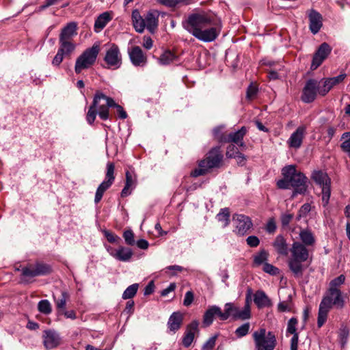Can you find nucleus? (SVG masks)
<instances>
[{"label":"nucleus","instance_id":"nucleus-49","mask_svg":"<svg viewBox=\"0 0 350 350\" xmlns=\"http://www.w3.org/2000/svg\"><path fill=\"white\" fill-rule=\"evenodd\" d=\"M105 237L107 239V241L110 243H116L118 242L120 239L118 236L113 234V232H111L108 230H104L103 231Z\"/></svg>","mask_w":350,"mask_h":350},{"label":"nucleus","instance_id":"nucleus-54","mask_svg":"<svg viewBox=\"0 0 350 350\" xmlns=\"http://www.w3.org/2000/svg\"><path fill=\"white\" fill-rule=\"evenodd\" d=\"M236 152H239L234 145L230 144L227 147L226 155L228 158L236 157Z\"/></svg>","mask_w":350,"mask_h":350},{"label":"nucleus","instance_id":"nucleus-7","mask_svg":"<svg viewBox=\"0 0 350 350\" xmlns=\"http://www.w3.org/2000/svg\"><path fill=\"white\" fill-rule=\"evenodd\" d=\"M100 51L99 44L97 43L86 49L76 60L75 71L77 74L81 72L83 70L88 69L96 62Z\"/></svg>","mask_w":350,"mask_h":350},{"label":"nucleus","instance_id":"nucleus-25","mask_svg":"<svg viewBox=\"0 0 350 350\" xmlns=\"http://www.w3.org/2000/svg\"><path fill=\"white\" fill-rule=\"evenodd\" d=\"M159 15L157 10H151L147 13L144 18L146 27L152 33L157 27Z\"/></svg>","mask_w":350,"mask_h":350},{"label":"nucleus","instance_id":"nucleus-26","mask_svg":"<svg viewBox=\"0 0 350 350\" xmlns=\"http://www.w3.org/2000/svg\"><path fill=\"white\" fill-rule=\"evenodd\" d=\"M275 250L282 256H287L288 254V244L286 239L282 235H278L273 243Z\"/></svg>","mask_w":350,"mask_h":350},{"label":"nucleus","instance_id":"nucleus-6","mask_svg":"<svg viewBox=\"0 0 350 350\" xmlns=\"http://www.w3.org/2000/svg\"><path fill=\"white\" fill-rule=\"evenodd\" d=\"M282 172L284 177L290 181L291 187L295 189L293 196L297 193L303 194L306 191L307 178L303 173L297 172L295 165L286 166Z\"/></svg>","mask_w":350,"mask_h":350},{"label":"nucleus","instance_id":"nucleus-55","mask_svg":"<svg viewBox=\"0 0 350 350\" xmlns=\"http://www.w3.org/2000/svg\"><path fill=\"white\" fill-rule=\"evenodd\" d=\"M258 92V89L256 86H255L253 84H251L247 90V97L249 99H253L254 96H256V93Z\"/></svg>","mask_w":350,"mask_h":350},{"label":"nucleus","instance_id":"nucleus-28","mask_svg":"<svg viewBox=\"0 0 350 350\" xmlns=\"http://www.w3.org/2000/svg\"><path fill=\"white\" fill-rule=\"evenodd\" d=\"M254 301L258 308L271 306V301L262 291H257L254 295Z\"/></svg>","mask_w":350,"mask_h":350},{"label":"nucleus","instance_id":"nucleus-64","mask_svg":"<svg viewBox=\"0 0 350 350\" xmlns=\"http://www.w3.org/2000/svg\"><path fill=\"white\" fill-rule=\"evenodd\" d=\"M105 192V191H104L100 188H99V187L97 188V190H96V194H95V198H94V202L96 204L98 203L101 200Z\"/></svg>","mask_w":350,"mask_h":350},{"label":"nucleus","instance_id":"nucleus-36","mask_svg":"<svg viewBox=\"0 0 350 350\" xmlns=\"http://www.w3.org/2000/svg\"><path fill=\"white\" fill-rule=\"evenodd\" d=\"M217 219L219 221L222 223V227H226L230 223V211L228 208H225L221 209L219 213L217 215Z\"/></svg>","mask_w":350,"mask_h":350},{"label":"nucleus","instance_id":"nucleus-13","mask_svg":"<svg viewBox=\"0 0 350 350\" xmlns=\"http://www.w3.org/2000/svg\"><path fill=\"white\" fill-rule=\"evenodd\" d=\"M50 266L43 263L30 264L22 269V275L27 278L44 275L51 272Z\"/></svg>","mask_w":350,"mask_h":350},{"label":"nucleus","instance_id":"nucleus-3","mask_svg":"<svg viewBox=\"0 0 350 350\" xmlns=\"http://www.w3.org/2000/svg\"><path fill=\"white\" fill-rule=\"evenodd\" d=\"M109 102L113 103V100L105 95L100 92H97L94 97L93 103L90 107L86 120L90 124H92L98 113L100 119L106 120L109 118V111L107 106Z\"/></svg>","mask_w":350,"mask_h":350},{"label":"nucleus","instance_id":"nucleus-48","mask_svg":"<svg viewBox=\"0 0 350 350\" xmlns=\"http://www.w3.org/2000/svg\"><path fill=\"white\" fill-rule=\"evenodd\" d=\"M297 324V319L296 318H291L288 322L287 332L293 334H297L296 332V325Z\"/></svg>","mask_w":350,"mask_h":350},{"label":"nucleus","instance_id":"nucleus-33","mask_svg":"<svg viewBox=\"0 0 350 350\" xmlns=\"http://www.w3.org/2000/svg\"><path fill=\"white\" fill-rule=\"evenodd\" d=\"M59 51L64 55H70L75 49V45L70 40H59Z\"/></svg>","mask_w":350,"mask_h":350},{"label":"nucleus","instance_id":"nucleus-46","mask_svg":"<svg viewBox=\"0 0 350 350\" xmlns=\"http://www.w3.org/2000/svg\"><path fill=\"white\" fill-rule=\"evenodd\" d=\"M262 269L265 272L269 273L272 275H275L279 273V269L277 267L267 262H265L263 264Z\"/></svg>","mask_w":350,"mask_h":350},{"label":"nucleus","instance_id":"nucleus-4","mask_svg":"<svg viewBox=\"0 0 350 350\" xmlns=\"http://www.w3.org/2000/svg\"><path fill=\"white\" fill-rule=\"evenodd\" d=\"M291 257L288 260V267L295 276L301 277L303 274V262L306 261L309 252L305 245L300 242H294L290 249Z\"/></svg>","mask_w":350,"mask_h":350},{"label":"nucleus","instance_id":"nucleus-8","mask_svg":"<svg viewBox=\"0 0 350 350\" xmlns=\"http://www.w3.org/2000/svg\"><path fill=\"white\" fill-rule=\"evenodd\" d=\"M253 338L257 350H273L276 346V338L271 332L261 328L253 333Z\"/></svg>","mask_w":350,"mask_h":350},{"label":"nucleus","instance_id":"nucleus-38","mask_svg":"<svg viewBox=\"0 0 350 350\" xmlns=\"http://www.w3.org/2000/svg\"><path fill=\"white\" fill-rule=\"evenodd\" d=\"M139 284L135 283L126 288L122 294V299H129L133 298L137 293Z\"/></svg>","mask_w":350,"mask_h":350},{"label":"nucleus","instance_id":"nucleus-5","mask_svg":"<svg viewBox=\"0 0 350 350\" xmlns=\"http://www.w3.org/2000/svg\"><path fill=\"white\" fill-rule=\"evenodd\" d=\"M223 159L220 147L212 148L208 153L206 159L200 161L198 167L193 170L191 175L193 177L206 174L210 169L219 167Z\"/></svg>","mask_w":350,"mask_h":350},{"label":"nucleus","instance_id":"nucleus-34","mask_svg":"<svg viewBox=\"0 0 350 350\" xmlns=\"http://www.w3.org/2000/svg\"><path fill=\"white\" fill-rule=\"evenodd\" d=\"M345 280L346 277L345 275H340L330 281L327 289L332 291H341L340 287L345 283Z\"/></svg>","mask_w":350,"mask_h":350},{"label":"nucleus","instance_id":"nucleus-18","mask_svg":"<svg viewBox=\"0 0 350 350\" xmlns=\"http://www.w3.org/2000/svg\"><path fill=\"white\" fill-rule=\"evenodd\" d=\"M128 53L131 63L135 66H144L146 64L147 57L139 46H132L129 49Z\"/></svg>","mask_w":350,"mask_h":350},{"label":"nucleus","instance_id":"nucleus-29","mask_svg":"<svg viewBox=\"0 0 350 350\" xmlns=\"http://www.w3.org/2000/svg\"><path fill=\"white\" fill-rule=\"evenodd\" d=\"M111 19L112 16L108 12H105L100 14L94 23L95 31L100 32Z\"/></svg>","mask_w":350,"mask_h":350},{"label":"nucleus","instance_id":"nucleus-53","mask_svg":"<svg viewBox=\"0 0 350 350\" xmlns=\"http://www.w3.org/2000/svg\"><path fill=\"white\" fill-rule=\"evenodd\" d=\"M223 127H216L213 129V133L215 138L219 142L223 143V142L221 140V138L226 137V135H224L221 133Z\"/></svg>","mask_w":350,"mask_h":350},{"label":"nucleus","instance_id":"nucleus-43","mask_svg":"<svg viewBox=\"0 0 350 350\" xmlns=\"http://www.w3.org/2000/svg\"><path fill=\"white\" fill-rule=\"evenodd\" d=\"M68 297V295L67 293L62 292L60 298H59L57 299H55V302L57 308L59 310H64L65 309Z\"/></svg>","mask_w":350,"mask_h":350},{"label":"nucleus","instance_id":"nucleus-14","mask_svg":"<svg viewBox=\"0 0 350 350\" xmlns=\"http://www.w3.org/2000/svg\"><path fill=\"white\" fill-rule=\"evenodd\" d=\"M232 220L235 226L234 232L239 235H244L253 225L250 218L242 214L234 215Z\"/></svg>","mask_w":350,"mask_h":350},{"label":"nucleus","instance_id":"nucleus-41","mask_svg":"<svg viewBox=\"0 0 350 350\" xmlns=\"http://www.w3.org/2000/svg\"><path fill=\"white\" fill-rule=\"evenodd\" d=\"M267 257L268 254L267 252L262 250L254 256V262L257 266L260 265L265 263V262L267 260Z\"/></svg>","mask_w":350,"mask_h":350},{"label":"nucleus","instance_id":"nucleus-60","mask_svg":"<svg viewBox=\"0 0 350 350\" xmlns=\"http://www.w3.org/2000/svg\"><path fill=\"white\" fill-rule=\"evenodd\" d=\"M291 308V303L287 301H282L278 304V310L281 312L290 311Z\"/></svg>","mask_w":350,"mask_h":350},{"label":"nucleus","instance_id":"nucleus-58","mask_svg":"<svg viewBox=\"0 0 350 350\" xmlns=\"http://www.w3.org/2000/svg\"><path fill=\"white\" fill-rule=\"evenodd\" d=\"M277 186L280 189H288L289 187L291 186L290 181L288 180V178H286V177H284V179L279 180L277 182Z\"/></svg>","mask_w":350,"mask_h":350},{"label":"nucleus","instance_id":"nucleus-23","mask_svg":"<svg viewBox=\"0 0 350 350\" xmlns=\"http://www.w3.org/2000/svg\"><path fill=\"white\" fill-rule=\"evenodd\" d=\"M198 325L197 321H193L187 325L183 338V345L185 347H189L191 345L196 333L198 332Z\"/></svg>","mask_w":350,"mask_h":350},{"label":"nucleus","instance_id":"nucleus-17","mask_svg":"<svg viewBox=\"0 0 350 350\" xmlns=\"http://www.w3.org/2000/svg\"><path fill=\"white\" fill-rule=\"evenodd\" d=\"M309 19V29L313 34H317L323 26L322 15L314 9L307 11Z\"/></svg>","mask_w":350,"mask_h":350},{"label":"nucleus","instance_id":"nucleus-27","mask_svg":"<svg viewBox=\"0 0 350 350\" xmlns=\"http://www.w3.org/2000/svg\"><path fill=\"white\" fill-rule=\"evenodd\" d=\"M77 23L74 22L69 23L64 27L59 36V40H70L71 38L77 34Z\"/></svg>","mask_w":350,"mask_h":350},{"label":"nucleus","instance_id":"nucleus-10","mask_svg":"<svg viewBox=\"0 0 350 350\" xmlns=\"http://www.w3.org/2000/svg\"><path fill=\"white\" fill-rule=\"evenodd\" d=\"M312 179L321 189L322 204L326 206L331 195V180L327 173L321 170H316L312 172Z\"/></svg>","mask_w":350,"mask_h":350},{"label":"nucleus","instance_id":"nucleus-35","mask_svg":"<svg viewBox=\"0 0 350 350\" xmlns=\"http://www.w3.org/2000/svg\"><path fill=\"white\" fill-rule=\"evenodd\" d=\"M299 237L303 243L306 245H312L315 241L312 233L308 230H301Z\"/></svg>","mask_w":350,"mask_h":350},{"label":"nucleus","instance_id":"nucleus-31","mask_svg":"<svg viewBox=\"0 0 350 350\" xmlns=\"http://www.w3.org/2000/svg\"><path fill=\"white\" fill-rule=\"evenodd\" d=\"M136 184V180L133 176L131 173L129 171L126 172V183L125 186L122 190V197H126L131 194V191L135 188Z\"/></svg>","mask_w":350,"mask_h":350},{"label":"nucleus","instance_id":"nucleus-59","mask_svg":"<svg viewBox=\"0 0 350 350\" xmlns=\"http://www.w3.org/2000/svg\"><path fill=\"white\" fill-rule=\"evenodd\" d=\"M265 229L269 233H273L275 232L276 229V225L273 219H270L268 221Z\"/></svg>","mask_w":350,"mask_h":350},{"label":"nucleus","instance_id":"nucleus-9","mask_svg":"<svg viewBox=\"0 0 350 350\" xmlns=\"http://www.w3.org/2000/svg\"><path fill=\"white\" fill-rule=\"evenodd\" d=\"M250 291L246 296L245 304L243 308H240L234 306L231 303H227L224 306V314L226 315V320L232 317L234 319L237 320H247L251 317V310H250Z\"/></svg>","mask_w":350,"mask_h":350},{"label":"nucleus","instance_id":"nucleus-61","mask_svg":"<svg viewBox=\"0 0 350 350\" xmlns=\"http://www.w3.org/2000/svg\"><path fill=\"white\" fill-rule=\"evenodd\" d=\"M236 157L234 158L237 159V163L240 165H245L246 161L245 156L239 152H236Z\"/></svg>","mask_w":350,"mask_h":350},{"label":"nucleus","instance_id":"nucleus-11","mask_svg":"<svg viewBox=\"0 0 350 350\" xmlns=\"http://www.w3.org/2000/svg\"><path fill=\"white\" fill-rule=\"evenodd\" d=\"M323 89L322 81L309 79L306 81L301 94V100L306 103L313 102L318 94L323 96L321 90Z\"/></svg>","mask_w":350,"mask_h":350},{"label":"nucleus","instance_id":"nucleus-62","mask_svg":"<svg viewBox=\"0 0 350 350\" xmlns=\"http://www.w3.org/2000/svg\"><path fill=\"white\" fill-rule=\"evenodd\" d=\"M298 334H295L291 340V350H297L298 347Z\"/></svg>","mask_w":350,"mask_h":350},{"label":"nucleus","instance_id":"nucleus-21","mask_svg":"<svg viewBox=\"0 0 350 350\" xmlns=\"http://www.w3.org/2000/svg\"><path fill=\"white\" fill-rule=\"evenodd\" d=\"M107 251L114 258L123 262L129 261L133 256V252L130 248L122 246L117 250L109 247Z\"/></svg>","mask_w":350,"mask_h":350},{"label":"nucleus","instance_id":"nucleus-44","mask_svg":"<svg viewBox=\"0 0 350 350\" xmlns=\"http://www.w3.org/2000/svg\"><path fill=\"white\" fill-rule=\"evenodd\" d=\"M114 170L115 165L113 163H108L107 165V172L105 180H109L110 182L113 183L115 180L114 176Z\"/></svg>","mask_w":350,"mask_h":350},{"label":"nucleus","instance_id":"nucleus-19","mask_svg":"<svg viewBox=\"0 0 350 350\" xmlns=\"http://www.w3.org/2000/svg\"><path fill=\"white\" fill-rule=\"evenodd\" d=\"M217 315L220 320H226V315L224 314L221 308L217 306L210 307L204 313L203 318V323L206 326H209L213 321L214 316Z\"/></svg>","mask_w":350,"mask_h":350},{"label":"nucleus","instance_id":"nucleus-24","mask_svg":"<svg viewBox=\"0 0 350 350\" xmlns=\"http://www.w3.org/2000/svg\"><path fill=\"white\" fill-rule=\"evenodd\" d=\"M346 77V74H341L337 77L327 78L322 81L323 89L321 90L323 96L326 95L329 91L336 85L341 83Z\"/></svg>","mask_w":350,"mask_h":350},{"label":"nucleus","instance_id":"nucleus-40","mask_svg":"<svg viewBox=\"0 0 350 350\" xmlns=\"http://www.w3.org/2000/svg\"><path fill=\"white\" fill-rule=\"evenodd\" d=\"M341 139H345L340 145L341 149L350 154V132L344 133Z\"/></svg>","mask_w":350,"mask_h":350},{"label":"nucleus","instance_id":"nucleus-15","mask_svg":"<svg viewBox=\"0 0 350 350\" xmlns=\"http://www.w3.org/2000/svg\"><path fill=\"white\" fill-rule=\"evenodd\" d=\"M332 51V47L326 42L322 43L314 54L311 68L317 69L328 57Z\"/></svg>","mask_w":350,"mask_h":350},{"label":"nucleus","instance_id":"nucleus-30","mask_svg":"<svg viewBox=\"0 0 350 350\" xmlns=\"http://www.w3.org/2000/svg\"><path fill=\"white\" fill-rule=\"evenodd\" d=\"M132 21L135 29L139 33H142L146 27L145 20L137 10L132 12Z\"/></svg>","mask_w":350,"mask_h":350},{"label":"nucleus","instance_id":"nucleus-16","mask_svg":"<svg viewBox=\"0 0 350 350\" xmlns=\"http://www.w3.org/2000/svg\"><path fill=\"white\" fill-rule=\"evenodd\" d=\"M247 130L246 127L242 126L236 132H232L226 135V137L221 138L223 143H234L237 146L246 148V145L243 142V137L246 135Z\"/></svg>","mask_w":350,"mask_h":350},{"label":"nucleus","instance_id":"nucleus-47","mask_svg":"<svg viewBox=\"0 0 350 350\" xmlns=\"http://www.w3.org/2000/svg\"><path fill=\"white\" fill-rule=\"evenodd\" d=\"M123 237L127 245H133L135 244L134 234L132 230H126L123 234Z\"/></svg>","mask_w":350,"mask_h":350},{"label":"nucleus","instance_id":"nucleus-37","mask_svg":"<svg viewBox=\"0 0 350 350\" xmlns=\"http://www.w3.org/2000/svg\"><path fill=\"white\" fill-rule=\"evenodd\" d=\"M176 59V56L171 51H165L159 59L160 64L167 65L173 62Z\"/></svg>","mask_w":350,"mask_h":350},{"label":"nucleus","instance_id":"nucleus-1","mask_svg":"<svg viewBox=\"0 0 350 350\" xmlns=\"http://www.w3.org/2000/svg\"><path fill=\"white\" fill-rule=\"evenodd\" d=\"M183 27L195 38L204 42L215 40L221 28L215 19L205 12L193 13L183 23Z\"/></svg>","mask_w":350,"mask_h":350},{"label":"nucleus","instance_id":"nucleus-56","mask_svg":"<svg viewBox=\"0 0 350 350\" xmlns=\"http://www.w3.org/2000/svg\"><path fill=\"white\" fill-rule=\"evenodd\" d=\"M64 55L58 50L57 54L52 61V64L55 66H59L64 59Z\"/></svg>","mask_w":350,"mask_h":350},{"label":"nucleus","instance_id":"nucleus-22","mask_svg":"<svg viewBox=\"0 0 350 350\" xmlns=\"http://www.w3.org/2000/svg\"><path fill=\"white\" fill-rule=\"evenodd\" d=\"M305 132V127H298L296 131L291 134V137L288 139L287 144L288 146L295 149L299 148L301 146Z\"/></svg>","mask_w":350,"mask_h":350},{"label":"nucleus","instance_id":"nucleus-12","mask_svg":"<svg viewBox=\"0 0 350 350\" xmlns=\"http://www.w3.org/2000/svg\"><path fill=\"white\" fill-rule=\"evenodd\" d=\"M104 61L108 68H119L122 65V55L119 47L115 44H109L106 49Z\"/></svg>","mask_w":350,"mask_h":350},{"label":"nucleus","instance_id":"nucleus-39","mask_svg":"<svg viewBox=\"0 0 350 350\" xmlns=\"http://www.w3.org/2000/svg\"><path fill=\"white\" fill-rule=\"evenodd\" d=\"M38 310L44 314H49L52 311L51 304L47 299H43L39 301L38 304Z\"/></svg>","mask_w":350,"mask_h":350},{"label":"nucleus","instance_id":"nucleus-45","mask_svg":"<svg viewBox=\"0 0 350 350\" xmlns=\"http://www.w3.org/2000/svg\"><path fill=\"white\" fill-rule=\"evenodd\" d=\"M106 105L107 106L108 111H109V107H116L117 109V112H118V116L120 118H121V119L126 118L127 114H126V111L124 110L122 107L116 104L114 100H113V103H111H111L109 102V105L107 104Z\"/></svg>","mask_w":350,"mask_h":350},{"label":"nucleus","instance_id":"nucleus-50","mask_svg":"<svg viewBox=\"0 0 350 350\" xmlns=\"http://www.w3.org/2000/svg\"><path fill=\"white\" fill-rule=\"evenodd\" d=\"M246 242L249 246L252 247H256L259 245L260 240L256 236H250L247 238Z\"/></svg>","mask_w":350,"mask_h":350},{"label":"nucleus","instance_id":"nucleus-42","mask_svg":"<svg viewBox=\"0 0 350 350\" xmlns=\"http://www.w3.org/2000/svg\"><path fill=\"white\" fill-rule=\"evenodd\" d=\"M250 328V323H245L237 328L234 333L238 338H242L248 334Z\"/></svg>","mask_w":350,"mask_h":350},{"label":"nucleus","instance_id":"nucleus-32","mask_svg":"<svg viewBox=\"0 0 350 350\" xmlns=\"http://www.w3.org/2000/svg\"><path fill=\"white\" fill-rule=\"evenodd\" d=\"M183 322V315L180 312H174L170 317L167 325L170 331L176 332L180 327Z\"/></svg>","mask_w":350,"mask_h":350},{"label":"nucleus","instance_id":"nucleus-52","mask_svg":"<svg viewBox=\"0 0 350 350\" xmlns=\"http://www.w3.org/2000/svg\"><path fill=\"white\" fill-rule=\"evenodd\" d=\"M193 299H194V295H193V292L190 291H187L185 293L184 301H183L184 306H189L192 304Z\"/></svg>","mask_w":350,"mask_h":350},{"label":"nucleus","instance_id":"nucleus-20","mask_svg":"<svg viewBox=\"0 0 350 350\" xmlns=\"http://www.w3.org/2000/svg\"><path fill=\"white\" fill-rule=\"evenodd\" d=\"M43 342L47 349L57 347L61 341L59 334L54 330H46L43 334Z\"/></svg>","mask_w":350,"mask_h":350},{"label":"nucleus","instance_id":"nucleus-51","mask_svg":"<svg viewBox=\"0 0 350 350\" xmlns=\"http://www.w3.org/2000/svg\"><path fill=\"white\" fill-rule=\"evenodd\" d=\"M216 342V336L210 338L203 345V350H211L215 345Z\"/></svg>","mask_w":350,"mask_h":350},{"label":"nucleus","instance_id":"nucleus-57","mask_svg":"<svg viewBox=\"0 0 350 350\" xmlns=\"http://www.w3.org/2000/svg\"><path fill=\"white\" fill-rule=\"evenodd\" d=\"M158 3L168 6V7H175L178 5L181 0H157Z\"/></svg>","mask_w":350,"mask_h":350},{"label":"nucleus","instance_id":"nucleus-63","mask_svg":"<svg viewBox=\"0 0 350 350\" xmlns=\"http://www.w3.org/2000/svg\"><path fill=\"white\" fill-rule=\"evenodd\" d=\"M154 282L151 281L148 283V284L145 287L144 294V295H149L154 292Z\"/></svg>","mask_w":350,"mask_h":350},{"label":"nucleus","instance_id":"nucleus-2","mask_svg":"<svg viewBox=\"0 0 350 350\" xmlns=\"http://www.w3.org/2000/svg\"><path fill=\"white\" fill-rule=\"evenodd\" d=\"M345 306V299L341 291L327 289L319 305L317 318L318 327H322L325 323L328 312L331 309L341 310Z\"/></svg>","mask_w":350,"mask_h":350}]
</instances>
